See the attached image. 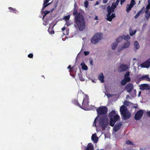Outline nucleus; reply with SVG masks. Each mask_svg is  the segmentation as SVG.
Wrapping results in <instances>:
<instances>
[{
	"instance_id": "nucleus-35",
	"label": "nucleus",
	"mask_w": 150,
	"mask_h": 150,
	"mask_svg": "<svg viewBox=\"0 0 150 150\" xmlns=\"http://www.w3.org/2000/svg\"><path fill=\"white\" fill-rule=\"evenodd\" d=\"M95 107L94 105H91L90 106V108H89V109L88 110H96L97 109Z\"/></svg>"
},
{
	"instance_id": "nucleus-17",
	"label": "nucleus",
	"mask_w": 150,
	"mask_h": 150,
	"mask_svg": "<svg viewBox=\"0 0 150 150\" xmlns=\"http://www.w3.org/2000/svg\"><path fill=\"white\" fill-rule=\"evenodd\" d=\"M140 79L142 80L145 79L150 82V79L149 78V75L148 74L142 76L140 77Z\"/></svg>"
},
{
	"instance_id": "nucleus-6",
	"label": "nucleus",
	"mask_w": 150,
	"mask_h": 150,
	"mask_svg": "<svg viewBox=\"0 0 150 150\" xmlns=\"http://www.w3.org/2000/svg\"><path fill=\"white\" fill-rule=\"evenodd\" d=\"M144 113L143 110H139L137 111L134 115V119L135 120H138L142 117Z\"/></svg>"
},
{
	"instance_id": "nucleus-4",
	"label": "nucleus",
	"mask_w": 150,
	"mask_h": 150,
	"mask_svg": "<svg viewBox=\"0 0 150 150\" xmlns=\"http://www.w3.org/2000/svg\"><path fill=\"white\" fill-rule=\"evenodd\" d=\"M117 5L115 4H113L111 7L108 6L107 7L108 14L107 15V20L109 21H111L112 19L115 17V13H112L111 15V14L114 11L115 8L116 7Z\"/></svg>"
},
{
	"instance_id": "nucleus-21",
	"label": "nucleus",
	"mask_w": 150,
	"mask_h": 150,
	"mask_svg": "<svg viewBox=\"0 0 150 150\" xmlns=\"http://www.w3.org/2000/svg\"><path fill=\"white\" fill-rule=\"evenodd\" d=\"M104 76L102 73H101L100 75L98 77V79L100 80L102 83H103L104 82Z\"/></svg>"
},
{
	"instance_id": "nucleus-11",
	"label": "nucleus",
	"mask_w": 150,
	"mask_h": 150,
	"mask_svg": "<svg viewBox=\"0 0 150 150\" xmlns=\"http://www.w3.org/2000/svg\"><path fill=\"white\" fill-rule=\"evenodd\" d=\"M140 89L141 90H150V86L147 84H143L139 85Z\"/></svg>"
},
{
	"instance_id": "nucleus-48",
	"label": "nucleus",
	"mask_w": 150,
	"mask_h": 150,
	"mask_svg": "<svg viewBox=\"0 0 150 150\" xmlns=\"http://www.w3.org/2000/svg\"><path fill=\"white\" fill-rule=\"evenodd\" d=\"M89 62H90V64H91V65H93V60L91 59H90Z\"/></svg>"
},
{
	"instance_id": "nucleus-27",
	"label": "nucleus",
	"mask_w": 150,
	"mask_h": 150,
	"mask_svg": "<svg viewBox=\"0 0 150 150\" xmlns=\"http://www.w3.org/2000/svg\"><path fill=\"white\" fill-rule=\"evenodd\" d=\"M117 45L118 43L117 42H115L113 43L112 44L111 46L112 49L113 50H115L116 48Z\"/></svg>"
},
{
	"instance_id": "nucleus-39",
	"label": "nucleus",
	"mask_w": 150,
	"mask_h": 150,
	"mask_svg": "<svg viewBox=\"0 0 150 150\" xmlns=\"http://www.w3.org/2000/svg\"><path fill=\"white\" fill-rule=\"evenodd\" d=\"M124 79L128 82H129L131 80V78L130 77H124Z\"/></svg>"
},
{
	"instance_id": "nucleus-26",
	"label": "nucleus",
	"mask_w": 150,
	"mask_h": 150,
	"mask_svg": "<svg viewBox=\"0 0 150 150\" xmlns=\"http://www.w3.org/2000/svg\"><path fill=\"white\" fill-rule=\"evenodd\" d=\"M134 45L136 49H138L139 48V45L138 42L137 41H135L134 42Z\"/></svg>"
},
{
	"instance_id": "nucleus-24",
	"label": "nucleus",
	"mask_w": 150,
	"mask_h": 150,
	"mask_svg": "<svg viewBox=\"0 0 150 150\" xmlns=\"http://www.w3.org/2000/svg\"><path fill=\"white\" fill-rule=\"evenodd\" d=\"M133 6L131 4H127V6L126 11L128 13L131 10V8L133 7Z\"/></svg>"
},
{
	"instance_id": "nucleus-59",
	"label": "nucleus",
	"mask_w": 150,
	"mask_h": 150,
	"mask_svg": "<svg viewBox=\"0 0 150 150\" xmlns=\"http://www.w3.org/2000/svg\"><path fill=\"white\" fill-rule=\"evenodd\" d=\"M98 19V17L97 16H96L95 17V18H94V20H97Z\"/></svg>"
},
{
	"instance_id": "nucleus-2",
	"label": "nucleus",
	"mask_w": 150,
	"mask_h": 150,
	"mask_svg": "<svg viewBox=\"0 0 150 150\" xmlns=\"http://www.w3.org/2000/svg\"><path fill=\"white\" fill-rule=\"evenodd\" d=\"M78 10H74L73 15L75 16L74 26L79 30H83L86 27L85 19L83 16L82 12L78 13Z\"/></svg>"
},
{
	"instance_id": "nucleus-56",
	"label": "nucleus",
	"mask_w": 150,
	"mask_h": 150,
	"mask_svg": "<svg viewBox=\"0 0 150 150\" xmlns=\"http://www.w3.org/2000/svg\"><path fill=\"white\" fill-rule=\"evenodd\" d=\"M67 69H73V67H71V66L70 65H69V66L68 67V68H67Z\"/></svg>"
},
{
	"instance_id": "nucleus-52",
	"label": "nucleus",
	"mask_w": 150,
	"mask_h": 150,
	"mask_svg": "<svg viewBox=\"0 0 150 150\" xmlns=\"http://www.w3.org/2000/svg\"><path fill=\"white\" fill-rule=\"evenodd\" d=\"M50 0H45L44 1L43 4H47L49 1Z\"/></svg>"
},
{
	"instance_id": "nucleus-20",
	"label": "nucleus",
	"mask_w": 150,
	"mask_h": 150,
	"mask_svg": "<svg viewBox=\"0 0 150 150\" xmlns=\"http://www.w3.org/2000/svg\"><path fill=\"white\" fill-rule=\"evenodd\" d=\"M85 150H93V146L92 144H89Z\"/></svg>"
},
{
	"instance_id": "nucleus-5",
	"label": "nucleus",
	"mask_w": 150,
	"mask_h": 150,
	"mask_svg": "<svg viewBox=\"0 0 150 150\" xmlns=\"http://www.w3.org/2000/svg\"><path fill=\"white\" fill-rule=\"evenodd\" d=\"M101 34L96 33L91 38V42L93 44H96L101 40Z\"/></svg>"
},
{
	"instance_id": "nucleus-62",
	"label": "nucleus",
	"mask_w": 150,
	"mask_h": 150,
	"mask_svg": "<svg viewBox=\"0 0 150 150\" xmlns=\"http://www.w3.org/2000/svg\"><path fill=\"white\" fill-rule=\"evenodd\" d=\"M107 2V1L106 0H105L103 1V2L104 3H106Z\"/></svg>"
},
{
	"instance_id": "nucleus-15",
	"label": "nucleus",
	"mask_w": 150,
	"mask_h": 150,
	"mask_svg": "<svg viewBox=\"0 0 150 150\" xmlns=\"http://www.w3.org/2000/svg\"><path fill=\"white\" fill-rule=\"evenodd\" d=\"M122 125L121 122H120L118 124H116L113 128L115 132H117L120 128Z\"/></svg>"
},
{
	"instance_id": "nucleus-29",
	"label": "nucleus",
	"mask_w": 150,
	"mask_h": 150,
	"mask_svg": "<svg viewBox=\"0 0 150 150\" xmlns=\"http://www.w3.org/2000/svg\"><path fill=\"white\" fill-rule=\"evenodd\" d=\"M122 36L123 39L125 40H129L130 39V37L128 35H127L126 36L122 35Z\"/></svg>"
},
{
	"instance_id": "nucleus-49",
	"label": "nucleus",
	"mask_w": 150,
	"mask_h": 150,
	"mask_svg": "<svg viewBox=\"0 0 150 150\" xmlns=\"http://www.w3.org/2000/svg\"><path fill=\"white\" fill-rule=\"evenodd\" d=\"M84 54L85 55H87L89 54V52L88 51H84Z\"/></svg>"
},
{
	"instance_id": "nucleus-1",
	"label": "nucleus",
	"mask_w": 150,
	"mask_h": 150,
	"mask_svg": "<svg viewBox=\"0 0 150 150\" xmlns=\"http://www.w3.org/2000/svg\"><path fill=\"white\" fill-rule=\"evenodd\" d=\"M98 115H102L99 120V125L103 129H105L108 125V120L107 117L108 108L105 106H101L96 109Z\"/></svg>"
},
{
	"instance_id": "nucleus-28",
	"label": "nucleus",
	"mask_w": 150,
	"mask_h": 150,
	"mask_svg": "<svg viewBox=\"0 0 150 150\" xmlns=\"http://www.w3.org/2000/svg\"><path fill=\"white\" fill-rule=\"evenodd\" d=\"M123 39L122 36H119L117 39H116V41L117 43H118V42H120L122 41V40Z\"/></svg>"
},
{
	"instance_id": "nucleus-54",
	"label": "nucleus",
	"mask_w": 150,
	"mask_h": 150,
	"mask_svg": "<svg viewBox=\"0 0 150 150\" xmlns=\"http://www.w3.org/2000/svg\"><path fill=\"white\" fill-rule=\"evenodd\" d=\"M147 115L150 117V111H148L146 113Z\"/></svg>"
},
{
	"instance_id": "nucleus-50",
	"label": "nucleus",
	"mask_w": 150,
	"mask_h": 150,
	"mask_svg": "<svg viewBox=\"0 0 150 150\" xmlns=\"http://www.w3.org/2000/svg\"><path fill=\"white\" fill-rule=\"evenodd\" d=\"M146 9H150V4H148L146 6Z\"/></svg>"
},
{
	"instance_id": "nucleus-40",
	"label": "nucleus",
	"mask_w": 150,
	"mask_h": 150,
	"mask_svg": "<svg viewBox=\"0 0 150 150\" xmlns=\"http://www.w3.org/2000/svg\"><path fill=\"white\" fill-rule=\"evenodd\" d=\"M130 103V102L125 100V101L124 104L128 106L129 105Z\"/></svg>"
},
{
	"instance_id": "nucleus-22",
	"label": "nucleus",
	"mask_w": 150,
	"mask_h": 150,
	"mask_svg": "<svg viewBox=\"0 0 150 150\" xmlns=\"http://www.w3.org/2000/svg\"><path fill=\"white\" fill-rule=\"evenodd\" d=\"M83 101L88 102H89V98L88 95L85 94L84 96Z\"/></svg>"
},
{
	"instance_id": "nucleus-36",
	"label": "nucleus",
	"mask_w": 150,
	"mask_h": 150,
	"mask_svg": "<svg viewBox=\"0 0 150 150\" xmlns=\"http://www.w3.org/2000/svg\"><path fill=\"white\" fill-rule=\"evenodd\" d=\"M130 72L129 71H127L125 74L124 76V77H129Z\"/></svg>"
},
{
	"instance_id": "nucleus-41",
	"label": "nucleus",
	"mask_w": 150,
	"mask_h": 150,
	"mask_svg": "<svg viewBox=\"0 0 150 150\" xmlns=\"http://www.w3.org/2000/svg\"><path fill=\"white\" fill-rule=\"evenodd\" d=\"M135 4H136V2H135L134 0H131V2H130V4L133 6Z\"/></svg>"
},
{
	"instance_id": "nucleus-57",
	"label": "nucleus",
	"mask_w": 150,
	"mask_h": 150,
	"mask_svg": "<svg viewBox=\"0 0 150 150\" xmlns=\"http://www.w3.org/2000/svg\"><path fill=\"white\" fill-rule=\"evenodd\" d=\"M149 9H146V10L145 11V13L146 14H148V12L149 11Z\"/></svg>"
},
{
	"instance_id": "nucleus-19",
	"label": "nucleus",
	"mask_w": 150,
	"mask_h": 150,
	"mask_svg": "<svg viewBox=\"0 0 150 150\" xmlns=\"http://www.w3.org/2000/svg\"><path fill=\"white\" fill-rule=\"evenodd\" d=\"M127 95L126 98V100H129V99H132L136 96V94H130Z\"/></svg>"
},
{
	"instance_id": "nucleus-23",
	"label": "nucleus",
	"mask_w": 150,
	"mask_h": 150,
	"mask_svg": "<svg viewBox=\"0 0 150 150\" xmlns=\"http://www.w3.org/2000/svg\"><path fill=\"white\" fill-rule=\"evenodd\" d=\"M91 139L95 142H97L98 140V138L96 134H94L92 135L91 137Z\"/></svg>"
},
{
	"instance_id": "nucleus-63",
	"label": "nucleus",
	"mask_w": 150,
	"mask_h": 150,
	"mask_svg": "<svg viewBox=\"0 0 150 150\" xmlns=\"http://www.w3.org/2000/svg\"><path fill=\"white\" fill-rule=\"evenodd\" d=\"M82 91L81 90H80L78 91V93L81 94V93Z\"/></svg>"
},
{
	"instance_id": "nucleus-44",
	"label": "nucleus",
	"mask_w": 150,
	"mask_h": 150,
	"mask_svg": "<svg viewBox=\"0 0 150 150\" xmlns=\"http://www.w3.org/2000/svg\"><path fill=\"white\" fill-rule=\"evenodd\" d=\"M97 117H96V119H95L94 122L93 123V126H95L96 127H97V126H96V118H97Z\"/></svg>"
},
{
	"instance_id": "nucleus-8",
	"label": "nucleus",
	"mask_w": 150,
	"mask_h": 150,
	"mask_svg": "<svg viewBox=\"0 0 150 150\" xmlns=\"http://www.w3.org/2000/svg\"><path fill=\"white\" fill-rule=\"evenodd\" d=\"M89 102L83 101L82 105L80 107L85 110H88L89 109Z\"/></svg>"
},
{
	"instance_id": "nucleus-9",
	"label": "nucleus",
	"mask_w": 150,
	"mask_h": 150,
	"mask_svg": "<svg viewBox=\"0 0 150 150\" xmlns=\"http://www.w3.org/2000/svg\"><path fill=\"white\" fill-rule=\"evenodd\" d=\"M129 68L127 64H122L119 67V69L120 72H123L127 71Z\"/></svg>"
},
{
	"instance_id": "nucleus-25",
	"label": "nucleus",
	"mask_w": 150,
	"mask_h": 150,
	"mask_svg": "<svg viewBox=\"0 0 150 150\" xmlns=\"http://www.w3.org/2000/svg\"><path fill=\"white\" fill-rule=\"evenodd\" d=\"M81 65L83 69L85 70H87L88 67L84 62H82L81 64Z\"/></svg>"
},
{
	"instance_id": "nucleus-10",
	"label": "nucleus",
	"mask_w": 150,
	"mask_h": 150,
	"mask_svg": "<svg viewBox=\"0 0 150 150\" xmlns=\"http://www.w3.org/2000/svg\"><path fill=\"white\" fill-rule=\"evenodd\" d=\"M134 86L132 83H129L126 85L125 87V90L128 93L131 92Z\"/></svg>"
},
{
	"instance_id": "nucleus-18",
	"label": "nucleus",
	"mask_w": 150,
	"mask_h": 150,
	"mask_svg": "<svg viewBox=\"0 0 150 150\" xmlns=\"http://www.w3.org/2000/svg\"><path fill=\"white\" fill-rule=\"evenodd\" d=\"M8 9L10 10V11L11 12H12L15 14H17L19 13L18 11L16 8H14L10 7H8Z\"/></svg>"
},
{
	"instance_id": "nucleus-42",
	"label": "nucleus",
	"mask_w": 150,
	"mask_h": 150,
	"mask_svg": "<svg viewBox=\"0 0 150 150\" xmlns=\"http://www.w3.org/2000/svg\"><path fill=\"white\" fill-rule=\"evenodd\" d=\"M85 6L86 8H87L88 4V1H86L84 3Z\"/></svg>"
},
{
	"instance_id": "nucleus-43",
	"label": "nucleus",
	"mask_w": 150,
	"mask_h": 150,
	"mask_svg": "<svg viewBox=\"0 0 150 150\" xmlns=\"http://www.w3.org/2000/svg\"><path fill=\"white\" fill-rule=\"evenodd\" d=\"M50 12V11H44L43 12V13L44 14H45V15H46L48 14H49Z\"/></svg>"
},
{
	"instance_id": "nucleus-32",
	"label": "nucleus",
	"mask_w": 150,
	"mask_h": 150,
	"mask_svg": "<svg viewBox=\"0 0 150 150\" xmlns=\"http://www.w3.org/2000/svg\"><path fill=\"white\" fill-rule=\"evenodd\" d=\"M72 102L74 104L76 105H78L79 107H80V106H81L80 105L79 103L78 100H74L72 101Z\"/></svg>"
},
{
	"instance_id": "nucleus-55",
	"label": "nucleus",
	"mask_w": 150,
	"mask_h": 150,
	"mask_svg": "<svg viewBox=\"0 0 150 150\" xmlns=\"http://www.w3.org/2000/svg\"><path fill=\"white\" fill-rule=\"evenodd\" d=\"M119 2L120 1H119L118 0H117L116 1V2H115V4H116V5H117H117H118V4L119 3Z\"/></svg>"
},
{
	"instance_id": "nucleus-3",
	"label": "nucleus",
	"mask_w": 150,
	"mask_h": 150,
	"mask_svg": "<svg viewBox=\"0 0 150 150\" xmlns=\"http://www.w3.org/2000/svg\"><path fill=\"white\" fill-rule=\"evenodd\" d=\"M110 117L109 125L111 127H113L115 122L120 120V116L117 115L116 112L114 110H112L109 114Z\"/></svg>"
},
{
	"instance_id": "nucleus-31",
	"label": "nucleus",
	"mask_w": 150,
	"mask_h": 150,
	"mask_svg": "<svg viewBox=\"0 0 150 150\" xmlns=\"http://www.w3.org/2000/svg\"><path fill=\"white\" fill-rule=\"evenodd\" d=\"M70 18V15H69L67 16H64L63 19L67 21Z\"/></svg>"
},
{
	"instance_id": "nucleus-61",
	"label": "nucleus",
	"mask_w": 150,
	"mask_h": 150,
	"mask_svg": "<svg viewBox=\"0 0 150 150\" xmlns=\"http://www.w3.org/2000/svg\"><path fill=\"white\" fill-rule=\"evenodd\" d=\"M66 25L67 26H68L70 25V24H69V23H66Z\"/></svg>"
},
{
	"instance_id": "nucleus-51",
	"label": "nucleus",
	"mask_w": 150,
	"mask_h": 150,
	"mask_svg": "<svg viewBox=\"0 0 150 150\" xmlns=\"http://www.w3.org/2000/svg\"><path fill=\"white\" fill-rule=\"evenodd\" d=\"M108 97H112L114 96V94H106Z\"/></svg>"
},
{
	"instance_id": "nucleus-30",
	"label": "nucleus",
	"mask_w": 150,
	"mask_h": 150,
	"mask_svg": "<svg viewBox=\"0 0 150 150\" xmlns=\"http://www.w3.org/2000/svg\"><path fill=\"white\" fill-rule=\"evenodd\" d=\"M127 82H128L127 81L123 79L121 81L120 83L122 85L124 86L125 85Z\"/></svg>"
},
{
	"instance_id": "nucleus-14",
	"label": "nucleus",
	"mask_w": 150,
	"mask_h": 150,
	"mask_svg": "<svg viewBox=\"0 0 150 150\" xmlns=\"http://www.w3.org/2000/svg\"><path fill=\"white\" fill-rule=\"evenodd\" d=\"M145 8L144 7H143L142 9L137 13L136 15L134 16V18L135 19L137 18L140 15L142 14L145 11Z\"/></svg>"
},
{
	"instance_id": "nucleus-34",
	"label": "nucleus",
	"mask_w": 150,
	"mask_h": 150,
	"mask_svg": "<svg viewBox=\"0 0 150 150\" xmlns=\"http://www.w3.org/2000/svg\"><path fill=\"white\" fill-rule=\"evenodd\" d=\"M48 31L49 33L50 34H54V31L52 30V29H51L50 28H49Z\"/></svg>"
},
{
	"instance_id": "nucleus-47",
	"label": "nucleus",
	"mask_w": 150,
	"mask_h": 150,
	"mask_svg": "<svg viewBox=\"0 0 150 150\" xmlns=\"http://www.w3.org/2000/svg\"><path fill=\"white\" fill-rule=\"evenodd\" d=\"M28 57L29 58H32L33 57V54L32 53H30L28 55Z\"/></svg>"
},
{
	"instance_id": "nucleus-64",
	"label": "nucleus",
	"mask_w": 150,
	"mask_h": 150,
	"mask_svg": "<svg viewBox=\"0 0 150 150\" xmlns=\"http://www.w3.org/2000/svg\"><path fill=\"white\" fill-rule=\"evenodd\" d=\"M148 4H150V0H148Z\"/></svg>"
},
{
	"instance_id": "nucleus-53",
	"label": "nucleus",
	"mask_w": 150,
	"mask_h": 150,
	"mask_svg": "<svg viewBox=\"0 0 150 150\" xmlns=\"http://www.w3.org/2000/svg\"><path fill=\"white\" fill-rule=\"evenodd\" d=\"M126 0H121L120 1V4L122 5L123 3Z\"/></svg>"
},
{
	"instance_id": "nucleus-46",
	"label": "nucleus",
	"mask_w": 150,
	"mask_h": 150,
	"mask_svg": "<svg viewBox=\"0 0 150 150\" xmlns=\"http://www.w3.org/2000/svg\"><path fill=\"white\" fill-rule=\"evenodd\" d=\"M50 3H48L47 4H44L42 8V10H43L48 5H49Z\"/></svg>"
},
{
	"instance_id": "nucleus-13",
	"label": "nucleus",
	"mask_w": 150,
	"mask_h": 150,
	"mask_svg": "<svg viewBox=\"0 0 150 150\" xmlns=\"http://www.w3.org/2000/svg\"><path fill=\"white\" fill-rule=\"evenodd\" d=\"M130 42L128 40H127L124 43V45L120 48V50H118V51L120 52V51L123 50L124 49L129 47L130 45Z\"/></svg>"
},
{
	"instance_id": "nucleus-12",
	"label": "nucleus",
	"mask_w": 150,
	"mask_h": 150,
	"mask_svg": "<svg viewBox=\"0 0 150 150\" xmlns=\"http://www.w3.org/2000/svg\"><path fill=\"white\" fill-rule=\"evenodd\" d=\"M141 66L143 68H148L150 66V59L147 60L141 64Z\"/></svg>"
},
{
	"instance_id": "nucleus-38",
	"label": "nucleus",
	"mask_w": 150,
	"mask_h": 150,
	"mask_svg": "<svg viewBox=\"0 0 150 150\" xmlns=\"http://www.w3.org/2000/svg\"><path fill=\"white\" fill-rule=\"evenodd\" d=\"M78 7L77 4L76 2H75L74 4V10H78Z\"/></svg>"
},
{
	"instance_id": "nucleus-45",
	"label": "nucleus",
	"mask_w": 150,
	"mask_h": 150,
	"mask_svg": "<svg viewBox=\"0 0 150 150\" xmlns=\"http://www.w3.org/2000/svg\"><path fill=\"white\" fill-rule=\"evenodd\" d=\"M145 17L146 18V19L148 20L150 18V14H146L145 15Z\"/></svg>"
},
{
	"instance_id": "nucleus-7",
	"label": "nucleus",
	"mask_w": 150,
	"mask_h": 150,
	"mask_svg": "<svg viewBox=\"0 0 150 150\" xmlns=\"http://www.w3.org/2000/svg\"><path fill=\"white\" fill-rule=\"evenodd\" d=\"M124 120H126L129 119L131 116V114L130 112L127 111L121 114Z\"/></svg>"
},
{
	"instance_id": "nucleus-33",
	"label": "nucleus",
	"mask_w": 150,
	"mask_h": 150,
	"mask_svg": "<svg viewBox=\"0 0 150 150\" xmlns=\"http://www.w3.org/2000/svg\"><path fill=\"white\" fill-rule=\"evenodd\" d=\"M137 31L136 30H134V31L130 30L129 35L131 36H132L136 33Z\"/></svg>"
},
{
	"instance_id": "nucleus-16",
	"label": "nucleus",
	"mask_w": 150,
	"mask_h": 150,
	"mask_svg": "<svg viewBox=\"0 0 150 150\" xmlns=\"http://www.w3.org/2000/svg\"><path fill=\"white\" fill-rule=\"evenodd\" d=\"M127 111L126 107L124 105H122L120 108V111L121 114Z\"/></svg>"
},
{
	"instance_id": "nucleus-60",
	"label": "nucleus",
	"mask_w": 150,
	"mask_h": 150,
	"mask_svg": "<svg viewBox=\"0 0 150 150\" xmlns=\"http://www.w3.org/2000/svg\"><path fill=\"white\" fill-rule=\"evenodd\" d=\"M65 29V27H63L62 28V30H64Z\"/></svg>"
},
{
	"instance_id": "nucleus-37",
	"label": "nucleus",
	"mask_w": 150,
	"mask_h": 150,
	"mask_svg": "<svg viewBox=\"0 0 150 150\" xmlns=\"http://www.w3.org/2000/svg\"><path fill=\"white\" fill-rule=\"evenodd\" d=\"M126 144L128 145H133V143L131 141L128 140L126 142Z\"/></svg>"
},
{
	"instance_id": "nucleus-58",
	"label": "nucleus",
	"mask_w": 150,
	"mask_h": 150,
	"mask_svg": "<svg viewBox=\"0 0 150 150\" xmlns=\"http://www.w3.org/2000/svg\"><path fill=\"white\" fill-rule=\"evenodd\" d=\"M69 71L70 73H72L73 72V69H69Z\"/></svg>"
}]
</instances>
